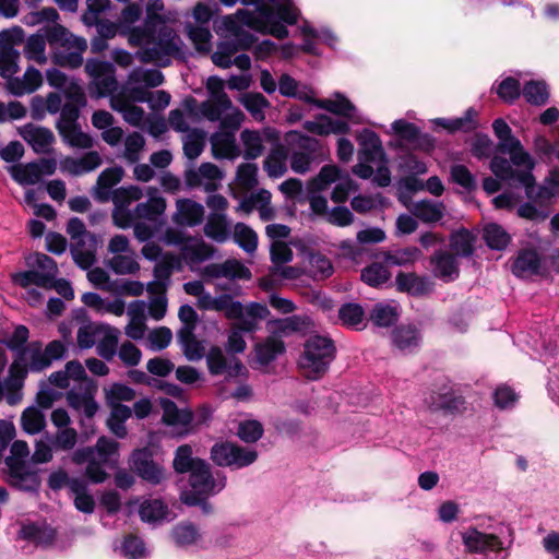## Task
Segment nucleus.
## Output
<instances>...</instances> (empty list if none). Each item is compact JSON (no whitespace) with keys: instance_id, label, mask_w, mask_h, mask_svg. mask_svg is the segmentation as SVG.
I'll list each match as a JSON object with an SVG mask.
<instances>
[{"instance_id":"nucleus-8","label":"nucleus","mask_w":559,"mask_h":559,"mask_svg":"<svg viewBox=\"0 0 559 559\" xmlns=\"http://www.w3.org/2000/svg\"><path fill=\"white\" fill-rule=\"evenodd\" d=\"M335 358V346L331 338L321 335L310 336L299 357L298 367L309 380L322 378Z\"/></svg>"},{"instance_id":"nucleus-50","label":"nucleus","mask_w":559,"mask_h":559,"mask_svg":"<svg viewBox=\"0 0 559 559\" xmlns=\"http://www.w3.org/2000/svg\"><path fill=\"white\" fill-rule=\"evenodd\" d=\"M204 234L216 242H225L229 237V224L225 213H211L204 225Z\"/></svg>"},{"instance_id":"nucleus-10","label":"nucleus","mask_w":559,"mask_h":559,"mask_svg":"<svg viewBox=\"0 0 559 559\" xmlns=\"http://www.w3.org/2000/svg\"><path fill=\"white\" fill-rule=\"evenodd\" d=\"M190 490L181 492L180 499L188 506L201 504L207 512L209 504L204 502L205 498L216 495L226 486V477L219 473L213 475L207 463H197L190 472Z\"/></svg>"},{"instance_id":"nucleus-29","label":"nucleus","mask_w":559,"mask_h":559,"mask_svg":"<svg viewBox=\"0 0 559 559\" xmlns=\"http://www.w3.org/2000/svg\"><path fill=\"white\" fill-rule=\"evenodd\" d=\"M123 169L120 166L106 168L98 176L96 186L93 188V197L99 202H114V195L118 189L112 188L118 185L123 177Z\"/></svg>"},{"instance_id":"nucleus-62","label":"nucleus","mask_w":559,"mask_h":559,"mask_svg":"<svg viewBox=\"0 0 559 559\" xmlns=\"http://www.w3.org/2000/svg\"><path fill=\"white\" fill-rule=\"evenodd\" d=\"M107 265L119 275L134 274L140 270V264L133 251L112 255V258L108 260Z\"/></svg>"},{"instance_id":"nucleus-27","label":"nucleus","mask_w":559,"mask_h":559,"mask_svg":"<svg viewBox=\"0 0 559 559\" xmlns=\"http://www.w3.org/2000/svg\"><path fill=\"white\" fill-rule=\"evenodd\" d=\"M44 78L41 72L33 66L25 69L21 76H13L5 82V90L13 96L22 97L29 95L40 88Z\"/></svg>"},{"instance_id":"nucleus-32","label":"nucleus","mask_w":559,"mask_h":559,"mask_svg":"<svg viewBox=\"0 0 559 559\" xmlns=\"http://www.w3.org/2000/svg\"><path fill=\"white\" fill-rule=\"evenodd\" d=\"M86 380L85 369L78 360L68 361L62 370L52 372L48 378L49 383L59 389H68L72 382L80 384Z\"/></svg>"},{"instance_id":"nucleus-34","label":"nucleus","mask_w":559,"mask_h":559,"mask_svg":"<svg viewBox=\"0 0 559 559\" xmlns=\"http://www.w3.org/2000/svg\"><path fill=\"white\" fill-rule=\"evenodd\" d=\"M356 139L359 144V159L371 160L372 163L384 159L382 142L376 132L364 129L357 134Z\"/></svg>"},{"instance_id":"nucleus-23","label":"nucleus","mask_w":559,"mask_h":559,"mask_svg":"<svg viewBox=\"0 0 559 559\" xmlns=\"http://www.w3.org/2000/svg\"><path fill=\"white\" fill-rule=\"evenodd\" d=\"M317 107L342 116L353 123H369L365 115L343 94L335 93L331 98L316 99Z\"/></svg>"},{"instance_id":"nucleus-9","label":"nucleus","mask_w":559,"mask_h":559,"mask_svg":"<svg viewBox=\"0 0 559 559\" xmlns=\"http://www.w3.org/2000/svg\"><path fill=\"white\" fill-rule=\"evenodd\" d=\"M119 444L115 440L100 437L95 447L78 449L72 454V461L75 464L87 463L85 468L86 477L95 484L104 483L108 474L104 465L114 461L118 454Z\"/></svg>"},{"instance_id":"nucleus-40","label":"nucleus","mask_w":559,"mask_h":559,"mask_svg":"<svg viewBox=\"0 0 559 559\" xmlns=\"http://www.w3.org/2000/svg\"><path fill=\"white\" fill-rule=\"evenodd\" d=\"M151 295L147 311L152 319L159 321L167 312V297L163 282H150L146 287Z\"/></svg>"},{"instance_id":"nucleus-47","label":"nucleus","mask_w":559,"mask_h":559,"mask_svg":"<svg viewBox=\"0 0 559 559\" xmlns=\"http://www.w3.org/2000/svg\"><path fill=\"white\" fill-rule=\"evenodd\" d=\"M213 253L214 250L211 246L197 238H188L181 249L182 258L191 264L205 261L210 259Z\"/></svg>"},{"instance_id":"nucleus-39","label":"nucleus","mask_w":559,"mask_h":559,"mask_svg":"<svg viewBox=\"0 0 559 559\" xmlns=\"http://www.w3.org/2000/svg\"><path fill=\"white\" fill-rule=\"evenodd\" d=\"M120 331L117 328L102 324L96 338V349L100 357L111 360L118 350Z\"/></svg>"},{"instance_id":"nucleus-22","label":"nucleus","mask_w":559,"mask_h":559,"mask_svg":"<svg viewBox=\"0 0 559 559\" xmlns=\"http://www.w3.org/2000/svg\"><path fill=\"white\" fill-rule=\"evenodd\" d=\"M223 178V171L212 163H203L199 168H191L185 173V181L188 187H202L206 192L216 191Z\"/></svg>"},{"instance_id":"nucleus-42","label":"nucleus","mask_w":559,"mask_h":559,"mask_svg":"<svg viewBox=\"0 0 559 559\" xmlns=\"http://www.w3.org/2000/svg\"><path fill=\"white\" fill-rule=\"evenodd\" d=\"M163 409V421L169 426L188 427L192 420V414L187 408H178L169 399H159Z\"/></svg>"},{"instance_id":"nucleus-13","label":"nucleus","mask_w":559,"mask_h":559,"mask_svg":"<svg viewBox=\"0 0 559 559\" xmlns=\"http://www.w3.org/2000/svg\"><path fill=\"white\" fill-rule=\"evenodd\" d=\"M66 354V345L60 341H51L44 348L41 343L33 342L23 348L20 355V361L23 368L20 370L31 372H41L48 369L55 360L61 359Z\"/></svg>"},{"instance_id":"nucleus-30","label":"nucleus","mask_w":559,"mask_h":559,"mask_svg":"<svg viewBox=\"0 0 559 559\" xmlns=\"http://www.w3.org/2000/svg\"><path fill=\"white\" fill-rule=\"evenodd\" d=\"M163 82L164 75L159 70L135 68L129 73L123 92L130 94V97L133 99V88L156 87L163 84Z\"/></svg>"},{"instance_id":"nucleus-7","label":"nucleus","mask_w":559,"mask_h":559,"mask_svg":"<svg viewBox=\"0 0 559 559\" xmlns=\"http://www.w3.org/2000/svg\"><path fill=\"white\" fill-rule=\"evenodd\" d=\"M47 41L52 50V61L67 68H79L83 63V52L87 48L86 40L73 35L60 24L45 29Z\"/></svg>"},{"instance_id":"nucleus-61","label":"nucleus","mask_w":559,"mask_h":559,"mask_svg":"<svg viewBox=\"0 0 559 559\" xmlns=\"http://www.w3.org/2000/svg\"><path fill=\"white\" fill-rule=\"evenodd\" d=\"M287 153L283 147H276L264 159V170L271 178L282 177L286 170Z\"/></svg>"},{"instance_id":"nucleus-58","label":"nucleus","mask_w":559,"mask_h":559,"mask_svg":"<svg viewBox=\"0 0 559 559\" xmlns=\"http://www.w3.org/2000/svg\"><path fill=\"white\" fill-rule=\"evenodd\" d=\"M144 147V136L136 131L131 132L123 139V151L121 156L128 163L134 164L140 160Z\"/></svg>"},{"instance_id":"nucleus-18","label":"nucleus","mask_w":559,"mask_h":559,"mask_svg":"<svg viewBox=\"0 0 559 559\" xmlns=\"http://www.w3.org/2000/svg\"><path fill=\"white\" fill-rule=\"evenodd\" d=\"M462 544L468 554L484 555L498 552L506 548L504 540L496 534L485 533L474 526L461 532Z\"/></svg>"},{"instance_id":"nucleus-15","label":"nucleus","mask_w":559,"mask_h":559,"mask_svg":"<svg viewBox=\"0 0 559 559\" xmlns=\"http://www.w3.org/2000/svg\"><path fill=\"white\" fill-rule=\"evenodd\" d=\"M66 400L72 409L84 416L80 423L83 435L86 437L94 435V427L88 421L95 416L99 406L95 401V388L92 381L87 378L85 382L74 385L67 392Z\"/></svg>"},{"instance_id":"nucleus-41","label":"nucleus","mask_w":559,"mask_h":559,"mask_svg":"<svg viewBox=\"0 0 559 559\" xmlns=\"http://www.w3.org/2000/svg\"><path fill=\"white\" fill-rule=\"evenodd\" d=\"M408 210L416 218L424 223H436L443 217L444 205L442 202L421 200L411 203Z\"/></svg>"},{"instance_id":"nucleus-24","label":"nucleus","mask_w":559,"mask_h":559,"mask_svg":"<svg viewBox=\"0 0 559 559\" xmlns=\"http://www.w3.org/2000/svg\"><path fill=\"white\" fill-rule=\"evenodd\" d=\"M131 466L141 478L153 485H158L166 478L164 468L153 461V454L146 448L132 453Z\"/></svg>"},{"instance_id":"nucleus-3","label":"nucleus","mask_w":559,"mask_h":559,"mask_svg":"<svg viewBox=\"0 0 559 559\" xmlns=\"http://www.w3.org/2000/svg\"><path fill=\"white\" fill-rule=\"evenodd\" d=\"M495 134L500 140L499 151L510 156V160L496 155L490 162V170L502 181L511 185H520L526 189L527 197H532L534 188V159L524 150L520 140L511 134V128L502 119H496L492 123Z\"/></svg>"},{"instance_id":"nucleus-20","label":"nucleus","mask_w":559,"mask_h":559,"mask_svg":"<svg viewBox=\"0 0 559 559\" xmlns=\"http://www.w3.org/2000/svg\"><path fill=\"white\" fill-rule=\"evenodd\" d=\"M7 357L0 349V372L7 366ZM25 371L19 369V365L14 364L10 368L9 376L0 381V400L4 399L9 405H16L23 399V385Z\"/></svg>"},{"instance_id":"nucleus-57","label":"nucleus","mask_w":559,"mask_h":559,"mask_svg":"<svg viewBox=\"0 0 559 559\" xmlns=\"http://www.w3.org/2000/svg\"><path fill=\"white\" fill-rule=\"evenodd\" d=\"M393 343L402 352H412L420 343V335L416 328L402 325L393 333Z\"/></svg>"},{"instance_id":"nucleus-46","label":"nucleus","mask_w":559,"mask_h":559,"mask_svg":"<svg viewBox=\"0 0 559 559\" xmlns=\"http://www.w3.org/2000/svg\"><path fill=\"white\" fill-rule=\"evenodd\" d=\"M102 164L100 155L95 152H88L80 158H66L62 167L71 175H82L96 169Z\"/></svg>"},{"instance_id":"nucleus-16","label":"nucleus","mask_w":559,"mask_h":559,"mask_svg":"<svg viewBox=\"0 0 559 559\" xmlns=\"http://www.w3.org/2000/svg\"><path fill=\"white\" fill-rule=\"evenodd\" d=\"M211 459L218 466L242 468L254 463L258 453L253 449L243 448L231 442H221L212 447Z\"/></svg>"},{"instance_id":"nucleus-26","label":"nucleus","mask_w":559,"mask_h":559,"mask_svg":"<svg viewBox=\"0 0 559 559\" xmlns=\"http://www.w3.org/2000/svg\"><path fill=\"white\" fill-rule=\"evenodd\" d=\"M389 134L399 136L407 143L423 151H430L433 147L432 139L421 133L420 129L406 119H397L392 122Z\"/></svg>"},{"instance_id":"nucleus-64","label":"nucleus","mask_w":559,"mask_h":559,"mask_svg":"<svg viewBox=\"0 0 559 559\" xmlns=\"http://www.w3.org/2000/svg\"><path fill=\"white\" fill-rule=\"evenodd\" d=\"M399 317L397 307L389 304H377L371 313V322L380 328H388L392 325Z\"/></svg>"},{"instance_id":"nucleus-35","label":"nucleus","mask_w":559,"mask_h":559,"mask_svg":"<svg viewBox=\"0 0 559 559\" xmlns=\"http://www.w3.org/2000/svg\"><path fill=\"white\" fill-rule=\"evenodd\" d=\"M273 136L270 129L263 131L245 129L240 133V141L243 146L241 155L245 159H255L262 155L264 142Z\"/></svg>"},{"instance_id":"nucleus-19","label":"nucleus","mask_w":559,"mask_h":559,"mask_svg":"<svg viewBox=\"0 0 559 559\" xmlns=\"http://www.w3.org/2000/svg\"><path fill=\"white\" fill-rule=\"evenodd\" d=\"M224 86V81L218 76H210L206 81L210 97L200 105V111L210 121H217L222 109L230 107V98Z\"/></svg>"},{"instance_id":"nucleus-17","label":"nucleus","mask_w":559,"mask_h":559,"mask_svg":"<svg viewBox=\"0 0 559 559\" xmlns=\"http://www.w3.org/2000/svg\"><path fill=\"white\" fill-rule=\"evenodd\" d=\"M12 456L7 459L10 467V477L14 486L24 490H34L38 486L37 476L34 473L24 472L20 460L29 455V448L26 441L16 440L11 445Z\"/></svg>"},{"instance_id":"nucleus-63","label":"nucleus","mask_w":559,"mask_h":559,"mask_svg":"<svg viewBox=\"0 0 559 559\" xmlns=\"http://www.w3.org/2000/svg\"><path fill=\"white\" fill-rule=\"evenodd\" d=\"M234 240L247 253L251 254L258 247V235L243 223H237L234 227Z\"/></svg>"},{"instance_id":"nucleus-60","label":"nucleus","mask_w":559,"mask_h":559,"mask_svg":"<svg viewBox=\"0 0 559 559\" xmlns=\"http://www.w3.org/2000/svg\"><path fill=\"white\" fill-rule=\"evenodd\" d=\"M20 51L15 48H0V76L10 81L20 70Z\"/></svg>"},{"instance_id":"nucleus-37","label":"nucleus","mask_w":559,"mask_h":559,"mask_svg":"<svg viewBox=\"0 0 559 559\" xmlns=\"http://www.w3.org/2000/svg\"><path fill=\"white\" fill-rule=\"evenodd\" d=\"M299 29L305 38L301 49L306 52L316 53L314 38L320 39L332 48L338 43L337 36L330 28L316 29L308 22H305Z\"/></svg>"},{"instance_id":"nucleus-52","label":"nucleus","mask_w":559,"mask_h":559,"mask_svg":"<svg viewBox=\"0 0 559 559\" xmlns=\"http://www.w3.org/2000/svg\"><path fill=\"white\" fill-rule=\"evenodd\" d=\"M85 311L83 309L75 312V319L82 320L76 334L78 345L82 349H87L96 344L97 335L100 331L102 324L93 322H84Z\"/></svg>"},{"instance_id":"nucleus-55","label":"nucleus","mask_w":559,"mask_h":559,"mask_svg":"<svg viewBox=\"0 0 559 559\" xmlns=\"http://www.w3.org/2000/svg\"><path fill=\"white\" fill-rule=\"evenodd\" d=\"M238 100L249 111L254 120H264V110L270 106V102L261 93L248 92L240 95Z\"/></svg>"},{"instance_id":"nucleus-56","label":"nucleus","mask_w":559,"mask_h":559,"mask_svg":"<svg viewBox=\"0 0 559 559\" xmlns=\"http://www.w3.org/2000/svg\"><path fill=\"white\" fill-rule=\"evenodd\" d=\"M477 116L476 110L469 108L466 110L465 115L460 118H437L433 120L436 126H439L449 132L456 131H469L476 127L475 117Z\"/></svg>"},{"instance_id":"nucleus-6","label":"nucleus","mask_w":559,"mask_h":559,"mask_svg":"<svg viewBox=\"0 0 559 559\" xmlns=\"http://www.w3.org/2000/svg\"><path fill=\"white\" fill-rule=\"evenodd\" d=\"M332 183H335V187L331 198L336 203L344 202L349 193L356 190V185L348 174H343L335 165L323 166L307 185L310 207L316 214L326 213L328 200L318 193L325 191Z\"/></svg>"},{"instance_id":"nucleus-48","label":"nucleus","mask_w":559,"mask_h":559,"mask_svg":"<svg viewBox=\"0 0 559 559\" xmlns=\"http://www.w3.org/2000/svg\"><path fill=\"white\" fill-rule=\"evenodd\" d=\"M46 33H36L31 35L26 40L23 49L25 58L29 61L43 66L47 62L48 58L46 55L47 45Z\"/></svg>"},{"instance_id":"nucleus-11","label":"nucleus","mask_w":559,"mask_h":559,"mask_svg":"<svg viewBox=\"0 0 559 559\" xmlns=\"http://www.w3.org/2000/svg\"><path fill=\"white\" fill-rule=\"evenodd\" d=\"M298 328L299 318L297 317L269 321L267 331L271 335L254 345L255 361L260 366H267L278 356L283 355L285 353V345L281 337L298 330Z\"/></svg>"},{"instance_id":"nucleus-44","label":"nucleus","mask_w":559,"mask_h":559,"mask_svg":"<svg viewBox=\"0 0 559 559\" xmlns=\"http://www.w3.org/2000/svg\"><path fill=\"white\" fill-rule=\"evenodd\" d=\"M396 286L399 290L412 295H425L432 290V283L428 278L419 277L414 273L397 274Z\"/></svg>"},{"instance_id":"nucleus-49","label":"nucleus","mask_w":559,"mask_h":559,"mask_svg":"<svg viewBox=\"0 0 559 559\" xmlns=\"http://www.w3.org/2000/svg\"><path fill=\"white\" fill-rule=\"evenodd\" d=\"M309 274L316 280H323L332 275L331 261L320 252H308L304 258Z\"/></svg>"},{"instance_id":"nucleus-59","label":"nucleus","mask_w":559,"mask_h":559,"mask_svg":"<svg viewBox=\"0 0 559 559\" xmlns=\"http://www.w3.org/2000/svg\"><path fill=\"white\" fill-rule=\"evenodd\" d=\"M63 140L72 147L91 148L94 145L93 138L83 132L80 124L66 127L58 130Z\"/></svg>"},{"instance_id":"nucleus-43","label":"nucleus","mask_w":559,"mask_h":559,"mask_svg":"<svg viewBox=\"0 0 559 559\" xmlns=\"http://www.w3.org/2000/svg\"><path fill=\"white\" fill-rule=\"evenodd\" d=\"M174 543L181 548L202 546V534L190 523H181L176 525L171 531Z\"/></svg>"},{"instance_id":"nucleus-36","label":"nucleus","mask_w":559,"mask_h":559,"mask_svg":"<svg viewBox=\"0 0 559 559\" xmlns=\"http://www.w3.org/2000/svg\"><path fill=\"white\" fill-rule=\"evenodd\" d=\"M278 92L285 97H293L305 103L314 102V90L305 83L298 82L287 73L281 75L278 80Z\"/></svg>"},{"instance_id":"nucleus-31","label":"nucleus","mask_w":559,"mask_h":559,"mask_svg":"<svg viewBox=\"0 0 559 559\" xmlns=\"http://www.w3.org/2000/svg\"><path fill=\"white\" fill-rule=\"evenodd\" d=\"M19 134L36 153H47L55 141L53 133L49 129L33 123L20 127Z\"/></svg>"},{"instance_id":"nucleus-2","label":"nucleus","mask_w":559,"mask_h":559,"mask_svg":"<svg viewBox=\"0 0 559 559\" xmlns=\"http://www.w3.org/2000/svg\"><path fill=\"white\" fill-rule=\"evenodd\" d=\"M163 12V0H150L146 4L144 25L130 33L129 44L140 47L136 57L143 63L166 67L173 58L183 57V43L179 35L165 24Z\"/></svg>"},{"instance_id":"nucleus-5","label":"nucleus","mask_w":559,"mask_h":559,"mask_svg":"<svg viewBox=\"0 0 559 559\" xmlns=\"http://www.w3.org/2000/svg\"><path fill=\"white\" fill-rule=\"evenodd\" d=\"M85 71L92 78V86L97 91V97L110 95V107L120 112L126 122L133 127L141 124L144 110L133 104L134 100L127 92H118L112 63L98 59H90L85 63Z\"/></svg>"},{"instance_id":"nucleus-1","label":"nucleus","mask_w":559,"mask_h":559,"mask_svg":"<svg viewBox=\"0 0 559 559\" xmlns=\"http://www.w3.org/2000/svg\"><path fill=\"white\" fill-rule=\"evenodd\" d=\"M226 7L235 5L238 0H219ZM243 5H253L254 10L239 9L222 19L218 29L227 39L222 41L212 55L215 66L227 69L233 66V57L240 49L250 48L255 38L248 29L269 34L284 39L289 32L286 25L296 24L300 15L293 0H239Z\"/></svg>"},{"instance_id":"nucleus-51","label":"nucleus","mask_w":559,"mask_h":559,"mask_svg":"<svg viewBox=\"0 0 559 559\" xmlns=\"http://www.w3.org/2000/svg\"><path fill=\"white\" fill-rule=\"evenodd\" d=\"M21 427L27 435H38L46 428V417L36 406L26 407L21 414Z\"/></svg>"},{"instance_id":"nucleus-45","label":"nucleus","mask_w":559,"mask_h":559,"mask_svg":"<svg viewBox=\"0 0 559 559\" xmlns=\"http://www.w3.org/2000/svg\"><path fill=\"white\" fill-rule=\"evenodd\" d=\"M433 273L445 282L455 280L459 276V267L455 258L448 252H437L432 259Z\"/></svg>"},{"instance_id":"nucleus-4","label":"nucleus","mask_w":559,"mask_h":559,"mask_svg":"<svg viewBox=\"0 0 559 559\" xmlns=\"http://www.w3.org/2000/svg\"><path fill=\"white\" fill-rule=\"evenodd\" d=\"M145 194L147 200L138 203L135 207L131 210L130 205L142 199V188L134 185L118 188L114 195L115 207L112 211V221L117 227L128 229L138 219L155 222L159 225L163 224L160 217L164 215L167 207L166 199L159 193L156 187L152 186L145 189Z\"/></svg>"},{"instance_id":"nucleus-21","label":"nucleus","mask_w":559,"mask_h":559,"mask_svg":"<svg viewBox=\"0 0 559 559\" xmlns=\"http://www.w3.org/2000/svg\"><path fill=\"white\" fill-rule=\"evenodd\" d=\"M201 274L204 281L209 283L219 278H227L229 281H248L251 278L250 270L236 259L207 264L203 267Z\"/></svg>"},{"instance_id":"nucleus-12","label":"nucleus","mask_w":559,"mask_h":559,"mask_svg":"<svg viewBox=\"0 0 559 559\" xmlns=\"http://www.w3.org/2000/svg\"><path fill=\"white\" fill-rule=\"evenodd\" d=\"M28 271L12 274V281L15 285L28 288L32 285L45 289H51L53 280L58 274L57 263L50 257L44 253H32L26 258Z\"/></svg>"},{"instance_id":"nucleus-14","label":"nucleus","mask_w":559,"mask_h":559,"mask_svg":"<svg viewBox=\"0 0 559 559\" xmlns=\"http://www.w3.org/2000/svg\"><path fill=\"white\" fill-rule=\"evenodd\" d=\"M67 233L72 240L71 253L82 269L91 267L96 260L98 240L95 235L86 231L84 223L78 218H71L67 224Z\"/></svg>"},{"instance_id":"nucleus-38","label":"nucleus","mask_w":559,"mask_h":559,"mask_svg":"<svg viewBox=\"0 0 559 559\" xmlns=\"http://www.w3.org/2000/svg\"><path fill=\"white\" fill-rule=\"evenodd\" d=\"M306 129L319 135L345 134L349 132L347 121L334 119L326 115H320L313 121L306 122Z\"/></svg>"},{"instance_id":"nucleus-28","label":"nucleus","mask_w":559,"mask_h":559,"mask_svg":"<svg viewBox=\"0 0 559 559\" xmlns=\"http://www.w3.org/2000/svg\"><path fill=\"white\" fill-rule=\"evenodd\" d=\"M210 142L213 156L217 159L235 160L241 156V148L237 144L235 132L218 130L212 134Z\"/></svg>"},{"instance_id":"nucleus-54","label":"nucleus","mask_w":559,"mask_h":559,"mask_svg":"<svg viewBox=\"0 0 559 559\" xmlns=\"http://www.w3.org/2000/svg\"><path fill=\"white\" fill-rule=\"evenodd\" d=\"M110 407V415L107 419L109 430L118 438L127 436V428L124 423L131 417V408L126 405H108Z\"/></svg>"},{"instance_id":"nucleus-33","label":"nucleus","mask_w":559,"mask_h":559,"mask_svg":"<svg viewBox=\"0 0 559 559\" xmlns=\"http://www.w3.org/2000/svg\"><path fill=\"white\" fill-rule=\"evenodd\" d=\"M204 207L190 199H179L176 202V212L173 215L174 223L181 226L193 227L202 223Z\"/></svg>"},{"instance_id":"nucleus-53","label":"nucleus","mask_w":559,"mask_h":559,"mask_svg":"<svg viewBox=\"0 0 559 559\" xmlns=\"http://www.w3.org/2000/svg\"><path fill=\"white\" fill-rule=\"evenodd\" d=\"M539 269L538 254L533 250L522 251L513 263L512 272L518 277H528Z\"/></svg>"},{"instance_id":"nucleus-25","label":"nucleus","mask_w":559,"mask_h":559,"mask_svg":"<svg viewBox=\"0 0 559 559\" xmlns=\"http://www.w3.org/2000/svg\"><path fill=\"white\" fill-rule=\"evenodd\" d=\"M197 307L204 311H222L227 319L241 317L243 305L230 295L213 296L207 290L197 300Z\"/></svg>"}]
</instances>
